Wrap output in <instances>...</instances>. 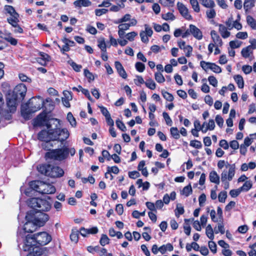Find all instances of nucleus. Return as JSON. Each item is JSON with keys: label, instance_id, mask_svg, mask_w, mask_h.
<instances>
[{"label": "nucleus", "instance_id": "nucleus-14", "mask_svg": "<svg viewBox=\"0 0 256 256\" xmlns=\"http://www.w3.org/2000/svg\"><path fill=\"white\" fill-rule=\"evenodd\" d=\"M177 7L180 14L186 19L191 20L192 16L188 14L187 8L182 2L177 3Z\"/></svg>", "mask_w": 256, "mask_h": 256}, {"label": "nucleus", "instance_id": "nucleus-11", "mask_svg": "<svg viewBox=\"0 0 256 256\" xmlns=\"http://www.w3.org/2000/svg\"><path fill=\"white\" fill-rule=\"evenodd\" d=\"M27 92L26 86L24 84H20L16 86L14 90L13 94L18 98L24 99Z\"/></svg>", "mask_w": 256, "mask_h": 256}, {"label": "nucleus", "instance_id": "nucleus-7", "mask_svg": "<svg viewBox=\"0 0 256 256\" xmlns=\"http://www.w3.org/2000/svg\"><path fill=\"white\" fill-rule=\"evenodd\" d=\"M29 214H30V217L38 227L44 226L49 219L48 214L41 212H36L34 214L30 212Z\"/></svg>", "mask_w": 256, "mask_h": 256}, {"label": "nucleus", "instance_id": "nucleus-12", "mask_svg": "<svg viewBox=\"0 0 256 256\" xmlns=\"http://www.w3.org/2000/svg\"><path fill=\"white\" fill-rule=\"evenodd\" d=\"M18 98L13 94L7 96L6 104L10 112H14L16 110Z\"/></svg>", "mask_w": 256, "mask_h": 256}, {"label": "nucleus", "instance_id": "nucleus-39", "mask_svg": "<svg viewBox=\"0 0 256 256\" xmlns=\"http://www.w3.org/2000/svg\"><path fill=\"white\" fill-rule=\"evenodd\" d=\"M125 6L124 4H118L117 5H112L110 8V10L113 12H118L121 8H124Z\"/></svg>", "mask_w": 256, "mask_h": 256}, {"label": "nucleus", "instance_id": "nucleus-41", "mask_svg": "<svg viewBox=\"0 0 256 256\" xmlns=\"http://www.w3.org/2000/svg\"><path fill=\"white\" fill-rule=\"evenodd\" d=\"M162 94L163 97L166 100L169 102H172L174 100V98L171 94L163 90H162Z\"/></svg>", "mask_w": 256, "mask_h": 256}, {"label": "nucleus", "instance_id": "nucleus-28", "mask_svg": "<svg viewBox=\"0 0 256 256\" xmlns=\"http://www.w3.org/2000/svg\"><path fill=\"white\" fill-rule=\"evenodd\" d=\"M234 78L240 88H244V82L242 77L240 75H236L234 76Z\"/></svg>", "mask_w": 256, "mask_h": 256}, {"label": "nucleus", "instance_id": "nucleus-58", "mask_svg": "<svg viewBox=\"0 0 256 256\" xmlns=\"http://www.w3.org/2000/svg\"><path fill=\"white\" fill-rule=\"evenodd\" d=\"M183 50L186 54V56L188 58L190 57L192 55V48L190 45H187Z\"/></svg>", "mask_w": 256, "mask_h": 256}, {"label": "nucleus", "instance_id": "nucleus-57", "mask_svg": "<svg viewBox=\"0 0 256 256\" xmlns=\"http://www.w3.org/2000/svg\"><path fill=\"white\" fill-rule=\"evenodd\" d=\"M136 70L139 72H143L145 69V66L140 62H137L135 64Z\"/></svg>", "mask_w": 256, "mask_h": 256}, {"label": "nucleus", "instance_id": "nucleus-44", "mask_svg": "<svg viewBox=\"0 0 256 256\" xmlns=\"http://www.w3.org/2000/svg\"><path fill=\"white\" fill-rule=\"evenodd\" d=\"M209 70H212L213 72L217 74L220 73L222 72V69L220 66L216 65L214 63H212L210 64V67H209Z\"/></svg>", "mask_w": 256, "mask_h": 256}, {"label": "nucleus", "instance_id": "nucleus-23", "mask_svg": "<svg viewBox=\"0 0 256 256\" xmlns=\"http://www.w3.org/2000/svg\"><path fill=\"white\" fill-rule=\"evenodd\" d=\"M40 58H39L38 62L42 65H46V62L50 60V56L48 54L44 52H40Z\"/></svg>", "mask_w": 256, "mask_h": 256}, {"label": "nucleus", "instance_id": "nucleus-63", "mask_svg": "<svg viewBox=\"0 0 256 256\" xmlns=\"http://www.w3.org/2000/svg\"><path fill=\"white\" fill-rule=\"evenodd\" d=\"M84 75L88 79L89 81L93 80H94L93 74L87 69L84 70Z\"/></svg>", "mask_w": 256, "mask_h": 256}, {"label": "nucleus", "instance_id": "nucleus-9", "mask_svg": "<svg viewBox=\"0 0 256 256\" xmlns=\"http://www.w3.org/2000/svg\"><path fill=\"white\" fill-rule=\"evenodd\" d=\"M29 106L32 108L30 112H34L40 110L44 106V100L40 96L34 98L30 100Z\"/></svg>", "mask_w": 256, "mask_h": 256}, {"label": "nucleus", "instance_id": "nucleus-21", "mask_svg": "<svg viewBox=\"0 0 256 256\" xmlns=\"http://www.w3.org/2000/svg\"><path fill=\"white\" fill-rule=\"evenodd\" d=\"M209 178L210 182L218 184L220 182V176L217 172L214 171H212L209 174Z\"/></svg>", "mask_w": 256, "mask_h": 256}, {"label": "nucleus", "instance_id": "nucleus-8", "mask_svg": "<svg viewBox=\"0 0 256 256\" xmlns=\"http://www.w3.org/2000/svg\"><path fill=\"white\" fill-rule=\"evenodd\" d=\"M226 168L228 170H224L220 174L222 182H224L226 180L231 181L234 176L236 164H230L227 163Z\"/></svg>", "mask_w": 256, "mask_h": 256}, {"label": "nucleus", "instance_id": "nucleus-4", "mask_svg": "<svg viewBox=\"0 0 256 256\" xmlns=\"http://www.w3.org/2000/svg\"><path fill=\"white\" fill-rule=\"evenodd\" d=\"M76 153V150L74 148H69L64 147L61 148H58L47 152L46 154V159H52L58 161H62L66 159L69 154L73 156Z\"/></svg>", "mask_w": 256, "mask_h": 256}, {"label": "nucleus", "instance_id": "nucleus-18", "mask_svg": "<svg viewBox=\"0 0 256 256\" xmlns=\"http://www.w3.org/2000/svg\"><path fill=\"white\" fill-rule=\"evenodd\" d=\"M114 65L119 75L123 78L126 79L127 78V74L120 62L116 61L114 62Z\"/></svg>", "mask_w": 256, "mask_h": 256}, {"label": "nucleus", "instance_id": "nucleus-31", "mask_svg": "<svg viewBox=\"0 0 256 256\" xmlns=\"http://www.w3.org/2000/svg\"><path fill=\"white\" fill-rule=\"evenodd\" d=\"M30 252V253L27 255V256H39L42 254V251L40 250V248H32L30 250H28Z\"/></svg>", "mask_w": 256, "mask_h": 256}, {"label": "nucleus", "instance_id": "nucleus-64", "mask_svg": "<svg viewBox=\"0 0 256 256\" xmlns=\"http://www.w3.org/2000/svg\"><path fill=\"white\" fill-rule=\"evenodd\" d=\"M140 176V174L138 171H132L128 172V176L132 179H136Z\"/></svg>", "mask_w": 256, "mask_h": 256}, {"label": "nucleus", "instance_id": "nucleus-51", "mask_svg": "<svg viewBox=\"0 0 256 256\" xmlns=\"http://www.w3.org/2000/svg\"><path fill=\"white\" fill-rule=\"evenodd\" d=\"M159 2L165 6H173L174 0H160Z\"/></svg>", "mask_w": 256, "mask_h": 256}, {"label": "nucleus", "instance_id": "nucleus-15", "mask_svg": "<svg viewBox=\"0 0 256 256\" xmlns=\"http://www.w3.org/2000/svg\"><path fill=\"white\" fill-rule=\"evenodd\" d=\"M190 32L193 36L198 40H200L202 38V31L194 24L190 25Z\"/></svg>", "mask_w": 256, "mask_h": 256}, {"label": "nucleus", "instance_id": "nucleus-24", "mask_svg": "<svg viewBox=\"0 0 256 256\" xmlns=\"http://www.w3.org/2000/svg\"><path fill=\"white\" fill-rule=\"evenodd\" d=\"M256 0H244V8L246 12L254 6Z\"/></svg>", "mask_w": 256, "mask_h": 256}, {"label": "nucleus", "instance_id": "nucleus-13", "mask_svg": "<svg viewBox=\"0 0 256 256\" xmlns=\"http://www.w3.org/2000/svg\"><path fill=\"white\" fill-rule=\"evenodd\" d=\"M50 168L48 176L52 178H58L62 176L64 174V171L59 166L50 165Z\"/></svg>", "mask_w": 256, "mask_h": 256}, {"label": "nucleus", "instance_id": "nucleus-33", "mask_svg": "<svg viewBox=\"0 0 256 256\" xmlns=\"http://www.w3.org/2000/svg\"><path fill=\"white\" fill-rule=\"evenodd\" d=\"M4 10L8 14H10V16H12L14 15L16 16L18 14L16 12L14 7L11 6H5Z\"/></svg>", "mask_w": 256, "mask_h": 256}, {"label": "nucleus", "instance_id": "nucleus-47", "mask_svg": "<svg viewBox=\"0 0 256 256\" xmlns=\"http://www.w3.org/2000/svg\"><path fill=\"white\" fill-rule=\"evenodd\" d=\"M170 132L172 136L175 139H178L180 138V134L178 129L175 127H172L170 129Z\"/></svg>", "mask_w": 256, "mask_h": 256}, {"label": "nucleus", "instance_id": "nucleus-36", "mask_svg": "<svg viewBox=\"0 0 256 256\" xmlns=\"http://www.w3.org/2000/svg\"><path fill=\"white\" fill-rule=\"evenodd\" d=\"M202 4L206 8H212L214 6V2L212 0H200Z\"/></svg>", "mask_w": 256, "mask_h": 256}, {"label": "nucleus", "instance_id": "nucleus-42", "mask_svg": "<svg viewBox=\"0 0 256 256\" xmlns=\"http://www.w3.org/2000/svg\"><path fill=\"white\" fill-rule=\"evenodd\" d=\"M78 234L79 232L78 231H74L72 230L70 235V238L71 240L74 242L76 243L78 242Z\"/></svg>", "mask_w": 256, "mask_h": 256}, {"label": "nucleus", "instance_id": "nucleus-59", "mask_svg": "<svg viewBox=\"0 0 256 256\" xmlns=\"http://www.w3.org/2000/svg\"><path fill=\"white\" fill-rule=\"evenodd\" d=\"M242 42L238 40H232L230 42V46L232 48H238L241 45Z\"/></svg>", "mask_w": 256, "mask_h": 256}, {"label": "nucleus", "instance_id": "nucleus-26", "mask_svg": "<svg viewBox=\"0 0 256 256\" xmlns=\"http://www.w3.org/2000/svg\"><path fill=\"white\" fill-rule=\"evenodd\" d=\"M253 49L252 46H248L246 48H244L241 52L242 55L244 58H248L250 56V54H252Z\"/></svg>", "mask_w": 256, "mask_h": 256}, {"label": "nucleus", "instance_id": "nucleus-50", "mask_svg": "<svg viewBox=\"0 0 256 256\" xmlns=\"http://www.w3.org/2000/svg\"><path fill=\"white\" fill-rule=\"evenodd\" d=\"M190 146L194 148H200L202 147V144L201 142L198 140H192L190 142Z\"/></svg>", "mask_w": 256, "mask_h": 256}, {"label": "nucleus", "instance_id": "nucleus-2", "mask_svg": "<svg viewBox=\"0 0 256 256\" xmlns=\"http://www.w3.org/2000/svg\"><path fill=\"white\" fill-rule=\"evenodd\" d=\"M52 240V236L46 232H40L34 234H28L25 238V243L22 246L24 251L30 250L32 248H40V246L47 244Z\"/></svg>", "mask_w": 256, "mask_h": 256}, {"label": "nucleus", "instance_id": "nucleus-49", "mask_svg": "<svg viewBox=\"0 0 256 256\" xmlns=\"http://www.w3.org/2000/svg\"><path fill=\"white\" fill-rule=\"evenodd\" d=\"M227 198V192L226 191H222L218 195V201L220 202H224Z\"/></svg>", "mask_w": 256, "mask_h": 256}, {"label": "nucleus", "instance_id": "nucleus-43", "mask_svg": "<svg viewBox=\"0 0 256 256\" xmlns=\"http://www.w3.org/2000/svg\"><path fill=\"white\" fill-rule=\"evenodd\" d=\"M98 46L100 48L102 52H106V44L104 38H101L98 40Z\"/></svg>", "mask_w": 256, "mask_h": 256}, {"label": "nucleus", "instance_id": "nucleus-22", "mask_svg": "<svg viewBox=\"0 0 256 256\" xmlns=\"http://www.w3.org/2000/svg\"><path fill=\"white\" fill-rule=\"evenodd\" d=\"M50 164H42L38 166V171L42 174L48 176L50 168Z\"/></svg>", "mask_w": 256, "mask_h": 256}, {"label": "nucleus", "instance_id": "nucleus-19", "mask_svg": "<svg viewBox=\"0 0 256 256\" xmlns=\"http://www.w3.org/2000/svg\"><path fill=\"white\" fill-rule=\"evenodd\" d=\"M74 4L76 8H80L82 6L88 7L92 4L90 0H76L74 2Z\"/></svg>", "mask_w": 256, "mask_h": 256}, {"label": "nucleus", "instance_id": "nucleus-6", "mask_svg": "<svg viewBox=\"0 0 256 256\" xmlns=\"http://www.w3.org/2000/svg\"><path fill=\"white\" fill-rule=\"evenodd\" d=\"M28 204L38 212L48 211L51 208V204L47 200L36 198H30L28 202Z\"/></svg>", "mask_w": 256, "mask_h": 256}, {"label": "nucleus", "instance_id": "nucleus-45", "mask_svg": "<svg viewBox=\"0 0 256 256\" xmlns=\"http://www.w3.org/2000/svg\"><path fill=\"white\" fill-rule=\"evenodd\" d=\"M67 120L72 126H76V120L73 116L72 114L70 112H68L67 114Z\"/></svg>", "mask_w": 256, "mask_h": 256}, {"label": "nucleus", "instance_id": "nucleus-53", "mask_svg": "<svg viewBox=\"0 0 256 256\" xmlns=\"http://www.w3.org/2000/svg\"><path fill=\"white\" fill-rule=\"evenodd\" d=\"M162 116L165 120V122L167 125L171 126L172 124V121L169 116L168 114L166 112L162 113Z\"/></svg>", "mask_w": 256, "mask_h": 256}, {"label": "nucleus", "instance_id": "nucleus-30", "mask_svg": "<svg viewBox=\"0 0 256 256\" xmlns=\"http://www.w3.org/2000/svg\"><path fill=\"white\" fill-rule=\"evenodd\" d=\"M252 182L250 180L246 181L242 186L240 188L241 192H248V191L252 187Z\"/></svg>", "mask_w": 256, "mask_h": 256}, {"label": "nucleus", "instance_id": "nucleus-16", "mask_svg": "<svg viewBox=\"0 0 256 256\" xmlns=\"http://www.w3.org/2000/svg\"><path fill=\"white\" fill-rule=\"evenodd\" d=\"M210 36L214 44L216 46H221L222 45V41L216 30H212L210 32Z\"/></svg>", "mask_w": 256, "mask_h": 256}, {"label": "nucleus", "instance_id": "nucleus-52", "mask_svg": "<svg viewBox=\"0 0 256 256\" xmlns=\"http://www.w3.org/2000/svg\"><path fill=\"white\" fill-rule=\"evenodd\" d=\"M138 36V33L135 32H132L126 34V39L129 41H133L136 36Z\"/></svg>", "mask_w": 256, "mask_h": 256}, {"label": "nucleus", "instance_id": "nucleus-17", "mask_svg": "<svg viewBox=\"0 0 256 256\" xmlns=\"http://www.w3.org/2000/svg\"><path fill=\"white\" fill-rule=\"evenodd\" d=\"M217 26L219 28L218 32L222 38H226L230 36V32L225 26L222 24H217Z\"/></svg>", "mask_w": 256, "mask_h": 256}, {"label": "nucleus", "instance_id": "nucleus-55", "mask_svg": "<svg viewBox=\"0 0 256 256\" xmlns=\"http://www.w3.org/2000/svg\"><path fill=\"white\" fill-rule=\"evenodd\" d=\"M116 126L122 131L126 132V128L122 122L120 120H116Z\"/></svg>", "mask_w": 256, "mask_h": 256}, {"label": "nucleus", "instance_id": "nucleus-62", "mask_svg": "<svg viewBox=\"0 0 256 256\" xmlns=\"http://www.w3.org/2000/svg\"><path fill=\"white\" fill-rule=\"evenodd\" d=\"M18 77L20 80L23 82H31V79L24 74H20Z\"/></svg>", "mask_w": 256, "mask_h": 256}, {"label": "nucleus", "instance_id": "nucleus-10", "mask_svg": "<svg viewBox=\"0 0 256 256\" xmlns=\"http://www.w3.org/2000/svg\"><path fill=\"white\" fill-rule=\"evenodd\" d=\"M144 30H142L140 32V36L141 40L146 44H147L148 41V37H151L153 34V31L152 28L147 24H145Z\"/></svg>", "mask_w": 256, "mask_h": 256}, {"label": "nucleus", "instance_id": "nucleus-34", "mask_svg": "<svg viewBox=\"0 0 256 256\" xmlns=\"http://www.w3.org/2000/svg\"><path fill=\"white\" fill-rule=\"evenodd\" d=\"M184 212V206L180 204H176V208L175 210L176 216L178 217L180 215L182 214Z\"/></svg>", "mask_w": 256, "mask_h": 256}, {"label": "nucleus", "instance_id": "nucleus-5", "mask_svg": "<svg viewBox=\"0 0 256 256\" xmlns=\"http://www.w3.org/2000/svg\"><path fill=\"white\" fill-rule=\"evenodd\" d=\"M30 186L32 190L42 194H52L54 193L56 190L52 184L40 180L30 182Z\"/></svg>", "mask_w": 256, "mask_h": 256}, {"label": "nucleus", "instance_id": "nucleus-20", "mask_svg": "<svg viewBox=\"0 0 256 256\" xmlns=\"http://www.w3.org/2000/svg\"><path fill=\"white\" fill-rule=\"evenodd\" d=\"M119 172V169L116 166H113L112 167L108 168V172L105 174L106 178H108V175L110 176V180H112L113 179V176L111 174L112 172L114 174H118Z\"/></svg>", "mask_w": 256, "mask_h": 256}, {"label": "nucleus", "instance_id": "nucleus-54", "mask_svg": "<svg viewBox=\"0 0 256 256\" xmlns=\"http://www.w3.org/2000/svg\"><path fill=\"white\" fill-rule=\"evenodd\" d=\"M190 3L194 11L196 12H198L200 10V8L198 0H192V1L190 2Z\"/></svg>", "mask_w": 256, "mask_h": 256}, {"label": "nucleus", "instance_id": "nucleus-25", "mask_svg": "<svg viewBox=\"0 0 256 256\" xmlns=\"http://www.w3.org/2000/svg\"><path fill=\"white\" fill-rule=\"evenodd\" d=\"M18 14L16 16L14 15L12 16H10L9 18H7V21L12 26H16L18 24Z\"/></svg>", "mask_w": 256, "mask_h": 256}, {"label": "nucleus", "instance_id": "nucleus-27", "mask_svg": "<svg viewBox=\"0 0 256 256\" xmlns=\"http://www.w3.org/2000/svg\"><path fill=\"white\" fill-rule=\"evenodd\" d=\"M214 231L212 226L210 224H208L206 229V236L211 240H213L214 239Z\"/></svg>", "mask_w": 256, "mask_h": 256}, {"label": "nucleus", "instance_id": "nucleus-32", "mask_svg": "<svg viewBox=\"0 0 256 256\" xmlns=\"http://www.w3.org/2000/svg\"><path fill=\"white\" fill-rule=\"evenodd\" d=\"M192 188L191 185L190 184L183 188L181 192V194L185 196H188L190 194L192 193Z\"/></svg>", "mask_w": 256, "mask_h": 256}, {"label": "nucleus", "instance_id": "nucleus-48", "mask_svg": "<svg viewBox=\"0 0 256 256\" xmlns=\"http://www.w3.org/2000/svg\"><path fill=\"white\" fill-rule=\"evenodd\" d=\"M110 239L106 234H102L100 243L102 246H104L109 243Z\"/></svg>", "mask_w": 256, "mask_h": 256}, {"label": "nucleus", "instance_id": "nucleus-56", "mask_svg": "<svg viewBox=\"0 0 256 256\" xmlns=\"http://www.w3.org/2000/svg\"><path fill=\"white\" fill-rule=\"evenodd\" d=\"M208 247L210 249V250H211L212 252L213 253L215 254L216 252V244L214 242L212 241V240L208 242Z\"/></svg>", "mask_w": 256, "mask_h": 256}, {"label": "nucleus", "instance_id": "nucleus-40", "mask_svg": "<svg viewBox=\"0 0 256 256\" xmlns=\"http://www.w3.org/2000/svg\"><path fill=\"white\" fill-rule=\"evenodd\" d=\"M162 19L166 20H174L176 18V17L174 14L170 12L162 14Z\"/></svg>", "mask_w": 256, "mask_h": 256}, {"label": "nucleus", "instance_id": "nucleus-60", "mask_svg": "<svg viewBox=\"0 0 256 256\" xmlns=\"http://www.w3.org/2000/svg\"><path fill=\"white\" fill-rule=\"evenodd\" d=\"M208 80L210 82V84L214 87H216L218 86V80L214 76H210L208 78Z\"/></svg>", "mask_w": 256, "mask_h": 256}, {"label": "nucleus", "instance_id": "nucleus-3", "mask_svg": "<svg viewBox=\"0 0 256 256\" xmlns=\"http://www.w3.org/2000/svg\"><path fill=\"white\" fill-rule=\"evenodd\" d=\"M26 218L28 221L24 224V228L19 230L17 234V242L18 246L25 243V238H26L27 232H32L37 228L36 225L34 224L32 219L30 217V214L28 213L26 216Z\"/></svg>", "mask_w": 256, "mask_h": 256}, {"label": "nucleus", "instance_id": "nucleus-46", "mask_svg": "<svg viewBox=\"0 0 256 256\" xmlns=\"http://www.w3.org/2000/svg\"><path fill=\"white\" fill-rule=\"evenodd\" d=\"M4 39L10 42L12 45L16 46L17 44L18 40L11 36V34L10 32L8 34V37L4 38Z\"/></svg>", "mask_w": 256, "mask_h": 256}, {"label": "nucleus", "instance_id": "nucleus-38", "mask_svg": "<svg viewBox=\"0 0 256 256\" xmlns=\"http://www.w3.org/2000/svg\"><path fill=\"white\" fill-rule=\"evenodd\" d=\"M214 232L215 234H218L220 232L221 234H224L225 232V230L224 226L222 222H219L218 224V228H215Z\"/></svg>", "mask_w": 256, "mask_h": 256}, {"label": "nucleus", "instance_id": "nucleus-29", "mask_svg": "<svg viewBox=\"0 0 256 256\" xmlns=\"http://www.w3.org/2000/svg\"><path fill=\"white\" fill-rule=\"evenodd\" d=\"M246 22L253 30H256V20L250 16H246Z\"/></svg>", "mask_w": 256, "mask_h": 256}, {"label": "nucleus", "instance_id": "nucleus-37", "mask_svg": "<svg viewBox=\"0 0 256 256\" xmlns=\"http://www.w3.org/2000/svg\"><path fill=\"white\" fill-rule=\"evenodd\" d=\"M154 78L158 83H163L165 81V78L162 73L156 72L154 74Z\"/></svg>", "mask_w": 256, "mask_h": 256}, {"label": "nucleus", "instance_id": "nucleus-61", "mask_svg": "<svg viewBox=\"0 0 256 256\" xmlns=\"http://www.w3.org/2000/svg\"><path fill=\"white\" fill-rule=\"evenodd\" d=\"M211 62H206L205 61H201L200 62V65L201 67L205 71H207L209 70V67H210Z\"/></svg>", "mask_w": 256, "mask_h": 256}, {"label": "nucleus", "instance_id": "nucleus-35", "mask_svg": "<svg viewBox=\"0 0 256 256\" xmlns=\"http://www.w3.org/2000/svg\"><path fill=\"white\" fill-rule=\"evenodd\" d=\"M145 84L147 88L152 90L156 88V84L152 78L146 80L145 82Z\"/></svg>", "mask_w": 256, "mask_h": 256}, {"label": "nucleus", "instance_id": "nucleus-1", "mask_svg": "<svg viewBox=\"0 0 256 256\" xmlns=\"http://www.w3.org/2000/svg\"><path fill=\"white\" fill-rule=\"evenodd\" d=\"M46 115L40 114L35 120V124L40 126L46 124L48 131L42 130L38 135V139L46 142L50 140H66L70 133L66 128H60V121L56 118H52L46 122Z\"/></svg>", "mask_w": 256, "mask_h": 256}]
</instances>
